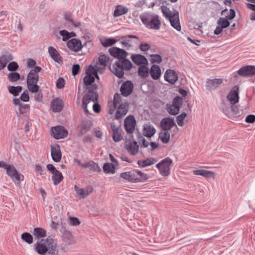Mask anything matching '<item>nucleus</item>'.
Instances as JSON below:
<instances>
[{
    "label": "nucleus",
    "instance_id": "nucleus-16",
    "mask_svg": "<svg viewBox=\"0 0 255 255\" xmlns=\"http://www.w3.org/2000/svg\"><path fill=\"white\" fill-rule=\"evenodd\" d=\"M115 114V119L119 120L126 115L128 111L129 104L127 102H124L117 108Z\"/></svg>",
    "mask_w": 255,
    "mask_h": 255
},
{
    "label": "nucleus",
    "instance_id": "nucleus-31",
    "mask_svg": "<svg viewBox=\"0 0 255 255\" xmlns=\"http://www.w3.org/2000/svg\"><path fill=\"white\" fill-rule=\"evenodd\" d=\"M92 123L90 121H83L79 125V133L83 135L90 130Z\"/></svg>",
    "mask_w": 255,
    "mask_h": 255
},
{
    "label": "nucleus",
    "instance_id": "nucleus-32",
    "mask_svg": "<svg viewBox=\"0 0 255 255\" xmlns=\"http://www.w3.org/2000/svg\"><path fill=\"white\" fill-rule=\"evenodd\" d=\"M51 108L54 112H61L63 109V101L59 98L54 99L51 103Z\"/></svg>",
    "mask_w": 255,
    "mask_h": 255
},
{
    "label": "nucleus",
    "instance_id": "nucleus-37",
    "mask_svg": "<svg viewBox=\"0 0 255 255\" xmlns=\"http://www.w3.org/2000/svg\"><path fill=\"white\" fill-rule=\"evenodd\" d=\"M128 8L123 5H118L116 6L114 13V17H118L127 13L128 12Z\"/></svg>",
    "mask_w": 255,
    "mask_h": 255
},
{
    "label": "nucleus",
    "instance_id": "nucleus-45",
    "mask_svg": "<svg viewBox=\"0 0 255 255\" xmlns=\"http://www.w3.org/2000/svg\"><path fill=\"white\" fill-rule=\"evenodd\" d=\"M159 138L163 143H167L170 140V133L168 131L160 132L159 133Z\"/></svg>",
    "mask_w": 255,
    "mask_h": 255
},
{
    "label": "nucleus",
    "instance_id": "nucleus-25",
    "mask_svg": "<svg viewBox=\"0 0 255 255\" xmlns=\"http://www.w3.org/2000/svg\"><path fill=\"white\" fill-rule=\"evenodd\" d=\"M130 38H134L138 39V37L136 35H127L122 36L120 37V43L123 45L125 48L128 50L131 47V44L129 43L130 42Z\"/></svg>",
    "mask_w": 255,
    "mask_h": 255
},
{
    "label": "nucleus",
    "instance_id": "nucleus-44",
    "mask_svg": "<svg viewBox=\"0 0 255 255\" xmlns=\"http://www.w3.org/2000/svg\"><path fill=\"white\" fill-rule=\"evenodd\" d=\"M21 239L28 244H31L33 242L32 236L28 232H24L21 235Z\"/></svg>",
    "mask_w": 255,
    "mask_h": 255
},
{
    "label": "nucleus",
    "instance_id": "nucleus-60",
    "mask_svg": "<svg viewBox=\"0 0 255 255\" xmlns=\"http://www.w3.org/2000/svg\"><path fill=\"white\" fill-rule=\"evenodd\" d=\"M168 113L172 115H176L178 114L180 111V109L172 107V105L170 106L167 109Z\"/></svg>",
    "mask_w": 255,
    "mask_h": 255
},
{
    "label": "nucleus",
    "instance_id": "nucleus-6",
    "mask_svg": "<svg viewBox=\"0 0 255 255\" xmlns=\"http://www.w3.org/2000/svg\"><path fill=\"white\" fill-rule=\"evenodd\" d=\"M164 8L167 9L166 6H162V11L164 15L169 20L171 25L176 30L181 31V25L179 20V12L177 10H175L172 13L169 10L168 12L164 11Z\"/></svg>",
    "mask_w": 255,
    "mask_h": 255
},
{
    "label": "nucleus",
    "instance_id": "nucleus-30",
    "mask_svg": "<svg viewBox=\"0 0 255 255\" xmlns=\"http://www.w3.org/2000/svg\"><path fill=\"white\" fill-rule=\"evenodd\" d=\"M156 132V129L151 125L146 124L143 128V134L146 137L150 138L153 136Z\"/></svg>",
    "mask_w": 255,
    "mask_h": 255
},
{
    "label": "nucleus",
    "instance_id": "nucleus-40",
    "mask_svg": "<svg viewBox=\"0 0 255 255\" xmlns=\"http://www.w3.org/2000/svg\"><path fill=\"white\" fill-rule=\"evenodd\" d=\"M53 175L51 177L52 180L53 181V184L55 185L59 184L63 179V176L61 172L59 171H57L56 172L52 174Z\"/></svg>",
    "mask_w": 255,
    "mask_h": 255
},
{
    "label": "nucleus",
    "instance_id": "nucleus-27",
    "mask_svg": "<svg viewBox=\"0 0 255 255\" xmlns=\"http://www.w3.org/2000/svg\"><path fill=\"white\" fill-rule=\"evenodd\" d=\"M111 129L113 131L112 137L113 140L115 142H119L123 139L121 135L122 129L116 127L114 124L111 125Z\"/></svg>",
    "mask_w": 255,
    "mask_h": 255
},
{
    "label": "nucleus",
    "instance_id": "nucleus-19",
    "mask_svg": "<svg viewBox=\"0 0 255 255\" xmlns=\"http://www.w3.org/2000/svg\"><path fill=\"white\" fill-rule=\"evenodd\" d=\"M164 79L171 84H174L178 80V75L176 72L172 69H167L164 75Z\"/></svg>",
    "mask_w": 255,
    "mask_h": 255
},
{
    "label": "nucleus",
    "instance_id": "nucleus-21",
    "mask_svg": "<svg viewBox=\"0 0 255 255\" xmlns=\"http://www.w3.org/2000/svg\"><path fill=\"white\" fill-rule=\"evenodd\" d=\"M132 61L136 65L140 66L143 65H147L148 60L143 55L139 54H133L131 56Z\"/></svg>",
    "mask_w": 255,
    "mask_h": 255
},
{
    "label": "nucleus",
    "instance_id": "nucleus-38",
    "mask_svg": "<svg viewBox=\"0 0 255 255\" xmlns=\"http://www.w3.org/2000/svg\"><path fill=\"white\" fill-rule=\"evenodd\" d=\"M93 192L92 186H89L86 189L80 188L77 190V194L82 198H85Z\"/></svg>",
    "mask_w": 255,
    "mask_h": 255
},
{
    "label": "nucleus",
    "instance_id": "nucleus-61",
    "mask_svg": "<svg viewBox=\"0 0 255 255\" xmlns=\"http://www.w3.org/2000/svg\"><path fill=\"white\" fill-rule=\"evenodd\" d=\"M69 221L70 224L74 226H76L80 224V221L77 217H70Z\"/></svg>",
    "mask_w": 255,
    "mask_h": 255
},
{
    "label": "nucleus",
    "instance_id": "nucleus-13",
    "mask_svg": "<svg viewBox=\"0 0 255 255\" xmlns=\"http://www.w3.org/2000/svg\"><path fill=\"white\" fill-rule=\"evenodd\" d=\"M239 87L236 85L231 90L229 94L227 97V100L230 102L231 105H235L239 101Z\"/></svg>",
    "mask_w": 255,
    "mask_h": 255
},
{
    "label": "nucleus",
    "instance_id": "nucleus-4",
    "mask_svg": "<svg viewBox=\"0 0 255 255\" xmlns=\"http://www.w3.org/2000/svg\"><path fill=\"white\" fill-rule=\"evenodd\" d=\"M3 168L6 174L9 177L16 186H20V182L24 180V176L19 173L12 164H8L6 162L0 161V168Z\"/></svg>",
    "mask_w": 255,
    "mask_h": 255
},
{
    "label": "nucleus",
    "instance_id": "nucleus-58",
    "mask_svg": "<svg viewBox=\"0 0 255 255\" xmlns=\"http://www.w3.org/2000/svg\"><path fill=\"white\" fill-rule=\"evenodd\" d=\"M0 58L2 60V61L7 64L8 62L12 60L13 57L11 54H8L6 55H2Z\"/></svg>",
    "mask_w": 255,
    "mask_h": 255
},
{
    "label": "nucleus",
    "instance_id": "nucleus-54",
    "mask_svg": "<svg viewBox=\"0 0 255 255\" xmlns=\"http://www.w3.org/2000/svg\"><path fill=\"white\" fill-rule=\"evenodd\" d=\"M99 64L105 67L107 65V62L109 60V58L105 55H100L99 57Z\"/></svg>",
    "mask_w": 255,
    "mask_h": 255
},
{
    "label": "nucleus",
    "instance_id": "nucleus-42",
    "mask_svg": "<svg viewBox=\"0 0 255 255\" xmlns=\"http://www.w3.org/2000/svg\"><path fill=\"white\" fill-rule=\"evenodd\" d=\"M103 170L106 173H115V165L113 163H106L104 164Z\"/></svg>",
    "mask_w": 255,
    "mask_h": 255
},
{
    "label": "nucleus",
    "instance_id": "nucleus-53",
    "mask_svg": "<svg viewBox=\"0 0 255 255\" xmlns=\"http://www.w3.org/2000/svg\"><path fill=\"white\" fill-rule=\"evenodd\" d=\"M19 68V65L17 62L15 61H12L10 63L7 65V69L8 71L12 72H15Z\"/></svg>",
    "mask_w": 255,
    "mask_h": 255
},
{
    "label": "nucleus",
    "instance_id": "nucleus-41",
    "mask_svg": "<svg viewBox=\"0 0 255 255\" xmlns=\"http://www.w3.org/2000/svg\"><path fill=\"white\" fill-rule=\"evenodd\" d=\"M135 176L137 177V182H143L148 179V177L147 174L142 172L138 169H134Z\"/></svg>",
    "mask_w": 255,
    "mask_h": 255
},
{
    "label": "nucleus",
    "instance_id": "nucleus-2",
    "mask_svg": "<svg viewBox=\"0 0 255 255\" xmlns=\"http://www.w3.org/2000/svg\"><path fill=\"white\" fill-rule=\"evenodd\" d=\"M34 250L40 255H56L58 254L57 244L51 238L41 239L34 244Z\"/></svg>",
    "mask_w": 255,
    "mask_h": 255
},
{
    "label": "nucleus",
    "instance_id": "nucleus-64",
    "mask_svg": "<svg viewBox=\"0 0 255 255\" xmlns=\"http://www.w3.org/2000/svg\"><path fill=\"white\" fill-rule=\"evenodd\" d=\"M245 122L250 124L254 123L255 122V115L251 114L247 116L246 118Z\"/></svg>",
    "mask_w": 255,
    "mask_h": 255
},
{
    "label": "nucleus",
    "instance_id": "nucleus-46",
    "mask_svg": "<svg viewBox=\"0 0 255 255\" xmlns=\"http://www.w3.org/2000/svg\"><path fill=\"white\" fill-rule=\"evenodd\" d=\"M7 79L11 82H15L20 79V75L17 72H12L7 75Z\"/></svg>",
    "mask_w": 255,
    "mask_h": 255
},
{
    "label": "nucleus",
    "instance_id": "nucleus-63",
    "mask_svg": "<svg viewBox=\"0 0 255 255\" xmlns=\"http://www.w3.org/2000/svg\"><path fill=\"white\" fill-rule=\"evenodd\" d=\"M80 71V66L79 64H74L72 67V74L76 76L79 73Z\"/></svg>",
    "mask_w": 255,
    "mask_h": 255
},
{
    "label": "nucleus",
    "instance_id": "nucleus-7",
    "mask_svg": "<svg viewBox=\"0 0 255 255\" xmlns=\"http://www.w3.org/2000/svg\"><path fill=\"white\" fill-rule=\"evenodd\" d=\"M84 84V92H87L86 94H90V95H98L96 90L98 88L97 85L95 83V77L93 75H86L83 79Z\"/></svg>",
    "mask_w": 255,
    "mask_h": 255
},
{
    "label": "nucleus",
    "instance_id": "nucleus-8",
    "mask_svg": "<svg viewBox=\"0 0 255 255\" xmlns=\"http://www.w3.org/2000/svg\"><path fill=\"white\" fill-rule=\"evenodd\" d=\"M172 164V159L168 157L161 160L156 165V167L162 176H167L170 173V167Z\"/></svg>",
    "mask_w": 255,
    "mask_h": 255
},
{
    "label": "nucleus",
    "instance_id": "nucleus-34",
    "mask_svg": "<svg viewBox=\"0 0 255 255\" xmlns=\"http://www.w3.org/2000/svg\"><path fill=\"white\" fill-rule=\"evenodd\" d=\"M147 65H140L138 68V75L143 79L147 78L149 75V69Z\"/></svg>",
    "mask_w": 255,
    "mask_h": 255
},
{
    "label": "nucleus",
    "instance_id": "nucleus-33",
    "mask_svg": "<svg viewBox=\"0 0 255 255\" xmlns=\"http://www.w3.org/2000/svg\"><path fill=\"white\" fill-rule=\"evenodd\" d=\"M157 161L156 158L151 157L147 158L145 160H139L137 161V164L139 167L144 168L148 166L151 165Z\"/></svg>",
    "mask_w": 255,
    "mask_h": 255
},
{
    "label": "nucleus",
    "instance_id": "nucleus-29",
    "mask_svg": "<svg viewBox=\"0 0 255 255\" xmlns=\"http://www.w3.org/2000/svg\"><path fill=\"white\" fill-rule=\"evenodd\" d=\"M63 241L66 246L75 244V242L71 232L69 231H64L63 233Z\"/></svg>",
    "mask_w": 255,
    "mask_h": 255
},
{
    "label": "nucleus",
    "instance_id": "nucleus-56",
    "mask_svg": "<svg viewBox=\"0 0 255 255\" xmlns=\"http://www.w3.org/2000/svg\"><path fill=\"white\" fill-rule=\"evenodd\" d=\"M59 34L62 36V40L66 41L70 38V32L66 30H61L59 31Z\"/></svg>",
    "mask_w": 255,
    "mask_h": 255
},
{
    "label": "nucleus",
    "instance_id": "nucleus-52",
    "mask_svg": "<svg viewBox=\"0 0 255 255\" xmlns=\"http://www.w3.org/2000/svg\"><path fill=\"white\" fill-rule=\"evenodd\" d=\"M187 117V114L186 113H182L176 117V121L178 125L182 127L184 124V120Z\"/></svg>",
    "mask_w": 255,
    "mask_h": 255
},
{
    "label": "nucleus",
    "instance_id": "nucleus-49",
    "mask_svg": "<svg viewBox=\"0 0 255 255\" xmlns=\"http://www.w3.org/2000/svg\"><path fill=\"white\" fill-rule=\"evenodd\" d=\"M183 103V99L182 97L180 96H176L173 99V102H172V107H176L179 109H180V108L182 106Z\"/></svg>",
    "mask_w": 255,
    "mask_h": 255
},
{
    "label": "nucleus",
    "instance_id": "nucleus-24",
    "mask_svg": "<svg viewBox=\"0 0 255 255\" xmlns=\"http://www.w3.org/2000/svg\"><path fill=\"white\" fill-rule=\"evenodd\" d=\"M48 51L50 57L55 62L59 64L62 63V58L55 48L52 46H49Z\"/></svg>",
    "mask_w": 255,
    "mask_h": 255
},
{
    "label": "nucleus",
    "instance_id": "nucleus-15",
    "mask_svg": "<svg viewBox=\"0 0 255 255\" xmlns=\"http://www.w3.org/2000/svg\"><path fill=\"white\" fill-rule=\"evenodd\" d=\"M99 98V95L94 94L93 95H90V94H84L82 99V108L86 114H88L89 111L87 109L88 104L90 101L96 102L98 101Z\"/></svg>",
    "mask_w": 255,
    "mask_h": 255
},
{
    "label": "nucleus",
    "instance_id": "nucleus-20",
    "mask_svg": "<svg viewBox=\"0 0 255 255\" xmlns=\"http://www.w3.org/2000/svg\"><path fill=\"white\" fill-rule=\"evenodd\" d=\"M67 47L71 50L78 52L81 50L82 45L81 41L78 39L72 38L67 43Z\"/></svg>",
    "mask_w": 255,
    "mask_h": 255
},
{
    "label": "nucleus",
    "instance_id": "nucleus-5",
    "mask_svg": "<svg viewBox=\"0 0 255 255\" xmlns=\"http://www.w3.org/2000/svg\"><path fill=\"white\" fill-rule=\"evenodd\" d=\"M41 70V67L36 66L34 69L31 70L27 76V87L29 91L32 93H36L39 90V86L37 85L39 80L38 73Z\"/></svg>",
    "mask_w": 255,
    "mask_h": 255
},
{
    "label": "nucleus",
    "instance_id": "nucleus-57",
    "mask_svg": "<svg viewBox=\"0 0 255 255\" xmlns=\"http://www.w3.org/2000/svg\"><path fill=\"white\" fill-rule=\"evenodd\" d=\"M90 165L89 168L91 170L96 172H101V169L97 163L94 161H90Z\"/></svg>",
    "mask_w": 255,
    "mask_h": 255
},
{
    "label": "nucleus",
    "instance_id": "nucleus-51",
    "mask_svg": "<svg viewBox=\"0 0 255 255\" xmlns=\"http://www.w3.org/2000/svg\"><path fill=\"white\" fill-rule=\"evenodd\" d=\"M29 104H21L18 107V111L20 115H24L29 111Z\"/></svg>",
    "mask_w": 255,
    "mask_h": 255
},
{
    "label": "nucleus",
    "instance_id": "nucleus-1",
    "mask_svg": "<svg viewBox=\"0 0 255 255\" xmlns=\"http://www.w3.org/2000/svg\"><path fill=\"white\" fill-rule=\"evenodd\" d=\"M110 55L118 59L112 66H110L111 71L119 78H122L124 75V70L128 71L132 67L130 61L127 58L128 53L124 49L117 47L109 49Z\"/></svg>",
    "mask_w": 255,
    "mask_h": 255
},
{
    "label": "nucleus",
    "instance_id": "nucleus-55",
    "mask_svg": "<svg viewBox=\"0 0 255 255\" xmlns=\"http://www.w3.org/2000/svg\"><path fill=\"white\" fill-rule=\"evenodd\" d=\"M151 62L152 63H157L158 64L162 62V57L158 54H152L151 55Z\"/></svg>",
    "mask_w": 255,
    "mask_h": 255
},
{
    "label": "nucleus",
    "instance_id": "nucleus-11",
    "mask_svg": "<svg viewBox=\"0 0 255 255\" xmlns=\"http://www.w3.org/2000/svg\"><path fill=\"white\" fill-rule=\"evenodd\" d=\"M160 126L164 131H169L174 127L177 130L178 129L174 119L169 117L163 118L160 122Z\"/></svg>",
    "mask_w": 255,
    "mask_h": 255
},
{
    "label": "nucleus",
    "instance_id": "nucleus-10",
    "mask_svg": "<svg viewBox=\"0 0 255 255\" xmlns=\"http://www.w3.org/2000/svg\"><path fill=\"white\" fill-rule=\"evenodd\" d=\"M136 126V120L132 115H129L126 117L124 121V128L128 134H132Z\"/></svg>",
    "mask_w": 255,
    "mask_h": 255
},
{
    "label": "nucleus",
    "instance_id": "nucleus-9",
    "mask_svg": "<svg viewBox=\"0 0 255 255\" xmlns=\"http://www.w3.org/2000/svg\"><path fill=\"white\" fill-rule=\"evenodd\" d=\"M51 131V135L56 139L64 138L68 135V130L62 126L52 127Z\"/></svg>",
    "mask_w": 255,
    "mask_h": 255
},
{
    "label": "nucleus",
    "instance_id": "nucleus-18",
    "mask_svg": "<svg viewBox=\"0 0 255 255\" xmlns=\"http://www.w3.org/2000/svg\"><path fill=\"white\" fill-rule=\"evenodd\" d=\"M51 154L53 160L56 162H59L62 157V152L58 144L51 145Z\"/></svg>",
    "mask_w": 255,
    "mask_h": 255
},
{
    "label": "nucleus",
    "instance_id": "nucleus-47",
    "mask_svg": "<svg viewBox=\"0 0 255 255\" xmlns=\"http://www.w3.org/2000/svg\"><path fill=\"white\" fill-rule=\"evenodd\" d=\"M122 102V100L121 95L119 93H116L114 96L113 99V105L115 109H116L119 105L122 104L123 103Z\"/></svg>",
    "mask_w": 255,
    "mask_h": 255
},
{
    "label": "nucleus",
    "instance_id": "nucleus-48",
    "mask_svg": "<svg viewBox=\"0 0 255 255\" xmlns=\"http://www.w3.org/2000/svg\"><path fill=\"white\" fill-rule=\"evenodd\" d=\"M229 20L226 17H220L217 21V24L222 28H226L230 26V23Z\"/></svg>",
    "mask_w": 255,
    "mask_h": 255
},
{
    "label": "nucleus",
    "instance_id": "nucleus-59",
    "mask_svg": "<svg viewBox=\"0 0 255 255\" xmlns=\"http://www.w3.org/2000/svg\"><path fill=\"white\" fill-rule=\"evenodd\" d=\"M20 99L21 101L24 102H27L29 101V94L27 90H25L21 94Z\"/></svg>",
    "mask_w": 255,
    "mask_h": 255
},
{
    "label": "nucleus",
    "instance_id": "nucleus-39",
    "mask_svg": "<svg viewBox=\"0 0 255 255\" xmlns=\"http://www.w3.org/2000/svg\"><path fill=\"white\" fill-rule=\"evenodd\" d=\"M8 92L13 96L16 97L22 90V87L21 86H9L7 87Z\"/></svg>",
    "mask_w": 255,
    "mask_h": 255
},
{
    "label": "nucleus",
    "instance_id": "nucleus-36",
    "mask_svg": "<svg viewBox=\"0 0 255 255\" xmlns=\"http://www.w3.org/2000/svg\"><path fill=\"white\" fill-rule=\"evenodd\" d=\"M35 239L39 240L42 238L46 237V231L42 228H35L32 232Z\"/></svg>",
    "mask_w": 255,
    "mask_h": 255
},
{
    "label": "nucleus",
    "instance_id": "nucleus-23",
    "mask_svg": "<svg viewBox=\"0 0 255 255\" xmlns=\"http://www.w3.org/2000/svg\"><path fill=\"white\" fill-rule=\"evenodd\" d=\"M63 16L68 26H72L75 27H78L80 26L81 22L78 21H75L71 13L69 12H65L64 13Z\"/></svg>",
    "mask_w": 255,
    "mask_h": 255
},
{
    "label": "nucleus",
    "instance_id": "nucleus-3",
    "mask_svg": "<svg viewBox=\"0 0 255 255\" xmlns=\"http://www.w3.org/2000/svg\"><path fill=\"white\" fill-rule=\"evenodd\" d=\"M139 17L146 28L154 30L160 29L161 22L157 14L146 12L141 14Z\"/></svg>",
    "mask_w": 255,
    "mask_h": 255
},
{
    "label": "nucleus",
    "instance_id": "nucleus-22",
    "mask_svg": "<svg viewBox=\"0 0 255 255\" xmlns=\"http://www.w3.org/2000/svg\"><path fill=\"white\" fill-rule=\"evenodd\" d=\"M120 177L130 182H137V177L135 176L134 169L121 173Z\"/></svg>",
    "mask_w": 255,
    "mask_h": 255
},
{
    "label": "nucleus",
    "instance_id": "nucleus-12",
    "mask_svg": "<svg viewBox=\"0 0 255 255\" xmlns=\"http://www.w3.org/2000/svg\"><path fill=\"white\" fill-rule=\"evenodd\" d=\"M133 85L132 82L129 80H127L123 82L120 88V91L123 96L127 97L132 92Z\"/></svg>",
    "mask_w": 255,
    "mask_h": 255
},
{
    "label": "nucleus",
    "instance_id": "nucleus-17",
    "mask_svg": "<svg viewBox=\"0 0 255 255\" xmlns=\"http://www.w3.org/2000/svg\"><path fill=\"white\" fill-rule=\"evenodd\" d=\"M223 82L221 78L208 79L206 82L205 87L210 91L216 90Z\"/></svg>",
    "mask_w": 255,
    "mask_h": 255
},
{
    "label": "nucleus",
    "instance_id": "nucleus-14",
    "mask_svg": "<svg viewBox=\"0 0 255 255\" xmlns=\"http://www.w3.org/2000/svg\"><path fill=\"white\" fill-rule=\"evenodd\" d=\"M238 74L245 77H249L255 75V66L246 65L241 67L238 71Z\"/></svg>",
    "mask_w": 255,
    "mask_h": 255
},
{
    "label": "nucleus",
    "instance_id": "nucleus-28",
    "mask_svg": "<svg viewBox=\"0 0 255 255\" xmlns=\"http://www.w3.org/2000/svg\"><path fill=\"white\" fill-rule=\"evenodd\" d=\"M126 149L132 155H135L138 152L139 146L136 141L133 140L126 145Z\"/></svg>",
    "mask_w": 255,
    "mask_h": 255
},
{
    "label": "nucleus",
    "instance_id": "nucleus-43",
    "mask_svg": "<svg viewBox=\"0 0 255 255\" xmlns=\"http://www.w3.org/2000/svg\"><path fill=\"white\" fill-rule=\"evenodd\" d=\"M117 41V40L114 38H106L103 40H101L102 45L105 47L111 46L115 44Z\"/></svg>",
    "mask_w": 255,
    "mask_h": 255
},
{
    "label": "nucleus",
    "instance_id": "nucleus-50",
    "mask_svg": "<svg viewBox=\"0 0 255 255\" xmlns=\"http://www.w3.org/2000/svg\"><path fill=\"white\" fill-rule=\"evenodd\" d=\"M137 138L139 143L140 144L141 147L146 148L148 146V143L143 136L139 133L138 132L137 135Z\"/></svg>",
    "mask_w": 255,
    "mask_h": 255
},
{
    "label": "nucleus",
    "instance_id": "nucleus-35",
    "mask_svg": "<svg viewBox=\"0 0 255 255\" xmlns=\"http://www.w3.org/2000/svg\"><path fill=\"white\" fill-rule=\"evenodd\" d=\"M194 175H201L206 178H209L215 175V173L205 169H196L193 171Z\"/></svg>",
    "mask_w": 255,
    "mask_h": 255
},
{
    "label": "nucleus",
    "instance_id": "nucleus-62",
    "mask_svg": "<svg viewBox=\"0 0 255 255\" xmlns=\"http://www.w3.org/2000/svg\"><path fill=\"white\" fill-rule=\"evenodd\" d=\"M65 86V80L62 77H59L56 81V87L58 89H62Z\"/></svg>",
    "mask_w": 255,
    "mask_h": 255
},
{
    "label": "nucleus",
    "instance_id": "nucleus-26",
    "mask_svg": "<svg viewBox=\"0 0 255 255\" xmlns=\"http://www.w3.org/2000/svg\"><path fill=\"white\" fill-rule=\"evenodd\" d=\"M149 74L153 80H157L159 79L161 74L160 67L157 65L153 64L149 70Z\"/></svg>",
    "mask_w": 255,
    "mask_h": 255
}]
</instances>
